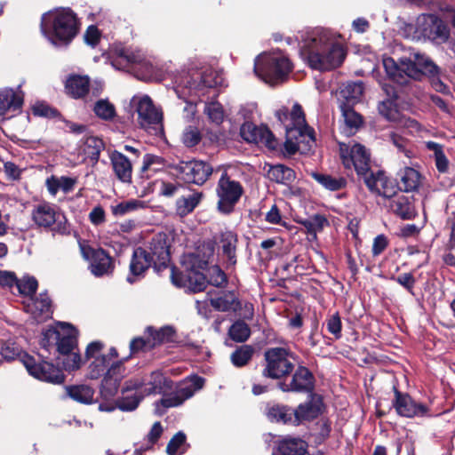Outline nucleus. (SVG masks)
Listing matches in <instances>:
<instances>
[{"instance_id":"obj_9","label":"nucleus","mask_w":455,"mask_h":455,"mask_svg":"<svg viewBox=\"0 0 455 455\" xmlns=\"http://www.w3.org/2000/svg\"><path fill=\"white\" fill-rule=\"evenodd\" d=\"M339 155L346 169H355L357 174L370 170L371 154L363 145L355 141L339 143Z\"/></svg>"},{"instance_id":"obj_30","label":"nucleus","mask_w":455,"mask_h":455,"mask_svg":"<svg viewBox=\"0 0 455 455\" xmlns=\"http://www.w3.org/2000/svg\"><path fill=\"white\" fill-rule=\"evenodd\" d=\"M109 159L116 178L124 183H130L132 181V164L128 157L115 150L111 152Z\"/></svg>"},{"instance_id":"obj_46","label":"nucleus","mask_w":455,"mask_h":455,"mask_svg":"<svg viewBox=\"0 0 455 455\" xmlns=\"http://www.w3.org/2000/svg\"><path fill=\"white\" fill-rule=\"evenodd\" d=\"M75 184V179L64 176L60 178L52 176L46 180V188L52 196H55L60 190L68 193L73 190Z\"/></svg>"},{"instance_id":"obj_8","label":"nucleus","mask_w":455,"mask_h":455,"mask_svg":"<svg viewBox=\"0 0 455 455\" xmlns=\"http://www.w3.org/2000/svg\"><path fill=\"white\" fill-rule=\"evenodd\" d=\"M411 32L413 40L428 39L436 44H443L449 38V28L443 21L434 14H421L414 23L406 27Z\"/></svg>"},{"instance_id":"obj_54","label":"nucleus","mask_w":455,"mask_h":455,"mask_svg":"<svg viewBox=\"0 0 455 455\" xmlns=\"http://www.w3.org/2000/svg\"><path fill=\"white\" fill-rule=\"evenodd\" d=\"M229 337L236 342L245 341L251 335V330L243 321H236L228 331Z\"/></svg>"},{"instance_id":"obj_61","label":"nucleus","mask_w":455,"mask_h":455,"mask_svg":"<svg viewBox=\"0 0 455 455\" xmlns=\"http://www.w3.org/2000/svg\"><path fill=\"white\" fill-rule=\"evenodd\" d=\"M208 272V283L220 287L227 283V276L225 273L218 267L212 266L207 269Z\"/></svg>"},{"instance_id":"obj_39","label":"nucleus","mask_w":455,"mask_h":455,"mask_svg":"<svg viewBox=\"0 0 455 455\" xmlns=\"http://www.w3.org/2000/svg\"><path fill=\"white\" fill-rule=\"evenodd\" d=\"M237 243L236 235L230 230L221 231L218 239L219 248L226 256L230 264L235 263V250Z\"/></svg>"},{"instance_id":"obj_10","label":"nucleus","mask_w":455,"mask_h":455,"mask_svg":"<svg viewBox=\"0 0 455 455\" xmlns=\"http://www.w3.org/2000/svg\"><path fill=\"white\" fill-rule=\"evenodd\" d=\"M131 107L138 115L137 122L140 127L147 130L161 124L162 111L155 106L148 95L133 96L131 100Z\"/></svg>"},{"instance_id":"obj_36","label":"nucleus","mask_w":455,"mask_h":455,"mask_svg":"<svg viewBox=\"0 0 455 455\" xmlns=\"http://www.w3.org/2000/svg\"><path fill=\"white\" fill-rule=\"evenodd\" d=\"M363 93L362 82H347L340 87L339 100L340 104L353 106L357 103Z\"/></svg>"},{"instance_id":"obj_40","label":"nucleus","mask_w":455,"mask_h":455,"mask_svg":"<svg viewBox=\"0 0 455 455\" xmlns=\"http://www.w3.org/2000/svg\"><path fill=\"white\" fill-rule=\"evenodd\" d=\"M267 177L276 183L289 185L296 178L294 171L283 164L267 165Z\"/></svg>"},{"instance_id":"obj_53","label":"nucleus","mask_w":455,"mask_h":455,"mask_svg":"<svg viewBox=\"0 0 455 455\" xmlns=\"http://www.w3.org/2000/svg\"><path fill=\"white\" fill-rule=\"evenodd\" d=\"M253 352L251 346L243 345L231 354V362L236 367H243L251 361Z\"/></svg>"},{"instance_id":"obj_19","label":"nucleus","mask_w":455,"mask_h":455,"mask_svg":"<svg viewBox=\"0 0 455 455\" xmlns=\"http://www.w3.org/2000/svg\"><path fill=\"white\" fill-rule=\"evenodd\" d=\"M240 133L243 139L250 143L265 146L269 149H275L277 147L275 136L267 126H257L246 122L241 126Z\"/></svg>"},{"instance_id":"obj_17","label":"nucleus","mask_w":455,"mask_h":455,"mask_svg":"<svg viewBox=\"0 0 455 455\" xmlns=\"http://www.w3.org/2000/svg\"><path fill=\"white\" fill-rule=\"evenodd\" d=\"M83 257L90 261L89 268L94 276L108 275L114 269L112 259L102 249H93L80 243Z\"/></svg>"},{"instance_id":"obj_16","label":"nucleus","mask_w":455,"mask_h":455,"mask_svg":"<svg viewBox=\"0 0 455 455\" xmlns=\"http://www.w3.org/2000/svg\"><path fill=\"white\" fill-rule=\"evenodd\" d=\"M22 362L28 372L34 378L52 384H60L64 381L61 371L48 362L36 363L28 355L22 356Z\"/></svg>"},{"instance_id":"obj_62","label":"nucleus","mask_w":455,"mask_h":455,"mask_svg":"<svg viewBox=\"0 0 455 455\" xmlns=\"http://www.w3.org/2000/svg\"><path fill=\"white\" fill-rule=\"evenodd\" d=\"M427 147L435 151L437 170L441 172H445L448 169V159L441 150L440 146L435 142H428Z\"/></svg>"},{"instance_id":"obj_2","label":"nucleus","mask_w":455,"mask_h":455,"mask_svg":"<svg viewBox=\"0 0 455 455\" xmlns=\"http://www.w3.org/2000/svg\"><path fill=\"white\" fill-rule=\"evenodd\" d=\"M77 331L70 324L59 323L42 333L40 345L46 351H57L63 358L61 363L66 371H71L80 368L81 355L74 352L76 346Z\"/></svg>"},{"instance_id":"obj_33","label":"nucleus","mask_w":455,"mask_h":455,"mask_svg":"<svg viewBox=\"0 0 455 455\" xmlns=\"http://www.w3.org/2000/svg\"><path fill=\"white\" fill-rule=\"evenodd\" d=\"M150 258L153 259V265L158 271L166 267L170 261V251L166 240L163 237L153 239L150 246Z\"/></svg>"},{"instance_id":"obj_27","label":"nucleus","mask_w":455,"mask_h":455,"mask_svg":"<svg viewBox=\"0 0 455 455\" xmlns=\"http://www.w3.org/2000/svg\"><path fill=\"white\" fill-rule=\"evenodd\" d=\"M323 401L318 395H311L310 399L293 410V425L316 418L322 411Z\"/></svg>"},{"instance_id":"obj_7","label":"nucleus","mask_w":455,"mask_h":455,"mask_svg":"<svg viewBox=\"0 0 455 455\" xmlns=\"http://www.w3.org/2000/svg\"><path fill=\"white\" fill-rule=\"evenodd\" d=\"M290 60L281 52H264L259 54L254 63V72L267 84H275L291 71Z\"/></svg>"},{"instance_id":"obj_23","label":"nucleus","mask_w":455,"mask_h":455,"mask_svg":"<svg viewBox=\"0 0 455 455\" xmlns=\"http://www.w3.org/2000/svg\"><path fill=\"white\" fill-rule=\"evenodd\" d=\"M26 312L28 313L36 322H44L51 316V299L47 293H40L36 298H29L23 302Z\"/></svg>"},{"instance_id":"obj_59","label":"nucleus","mask_w":455,"mask_h":455,"mask_svg":"<svg viewBox=\"0 0 455 455\" xmlns=\"http://www.w3.org/2000/svg\"><path fill=\"white\" fill-rule=\"evenodd\" d=\"M374 193L390 198L395 194V186L393 181L384 174V176L380 177V180H379L378 189H375Z\"/></svg>"},{"instance_id":"obj_60","label":"nucleus","mask_w":455,"mask_h":455,"mask_svg":"<svg viewBox=\"0 0 455 455\" xmlns=\"http://www.w3.org/2000/svg\"><path fill=\"white\" fill-rule=\"evenodd\" d=\"M201 139L202 137L199 130L194 126L187 127L182 133V142L188 148L197 145Z\"/></svg>"},{"instance_id":"obj_41","label":"nucleus","mask_w":455,"mask_h":455,"mask_svg":"<svg viewBox=\"0 0 455 455\" xmlns=\"http://www.w3.org/2000/svg\"><path fill=\"white\" fill-rule=\"evenodd\" d=\"M203 198V193L201 192H189L177 199L176 201V212L180 217L187 216L194 211V209L199 204Z\"/></svg>"},{"instance_id":"obj_26","label":"nucleus","mask_w":455,"mask_h":455,"mask_svg":"<svg viewBox=\"0 0 455 455\" xmlns=\"http://www.w3.org/2000/svg\"><path fill=\"white\" fill-rule=\"evenodd\" d=\"M104 148L103 141L95 136H86L81 140L77 150V161L84 163L90 159L96 164L100 158L101 150Z\"/></svg>"},{"instance_id":"obj_24","label":"nucleus","mask_w":455,"mask_h":455,"mask_svg":"<svg viewBox=\"0 0 455 455\" xmlns=\"http://www.w3.org/2000/svg\"><path fill=\"white\" fill-rule=\"evenodd\" d=\"M283 392H311L314 388V377L306 367H299L290 383H279Z\"/></svg>"},{"instance_id":"obj_20","label":"nucleus","mask_w":455,"mask_h":455,"mask_svg":"<svg viewBox=\"0 0 455 455\" xmlns=\"http://www.w3.org/2000/svg\"><path fill=\"white\" fill-rule=\"evenodd\" d=\"M395 395L394 407L400 416L406 418L428 416L429 409L425 404L416 402L409 395L396 389H395Z\"/></svg>"},{"instance_id":"obj_28","label":"nucleus","mask_w":455,"mask_h":455,"mask_svg":"<svg viewBox=\"0 0 455 455\" xmlns=\"http://www.w3.org/2000/svg\"><path fill=\"white\" fill-rule=\"evenodd\" d=\"M213 256L212 247H203L195 253H188L183 257L182 265L186 272L204 271L207 269L210 259Z\"/></svg>"},{"instance_id":"obj_37","label":"nucleus","mask_w":455,"mask_h":455,"mask_svg":"<svg viewBox=\"0 0 455 455\" xmlns=\"http://www.w3.org/2000/svg\"><path fill=\"white\" fill-rule=\"evenodd\" d=\"M390 198L389 208L394 213L403 220H411L414 217V208L407 196L395 194Z\"/></svg>"},{"instance_id":"obj_3","label":"nucleus","mask_w":455,"mask_h":455,"mask_svg":"<svg viewBox=\"0 0 455 455\" xmlns=\"http://www.w3.org/2000/svg\"><path fill=\"white\" fill-rule=\"evenodd\" d=\"M223 81L222 75L211 68L194 70L177 78L175 92L188 103L185 109L194 113V98L201 99L211 90L222 85Z\"/></svg>"},{"instance_id":"obj_64","label":"nucleus","mask_w":455,"mask_h":455,"mask_svg":"<svg viewBox=\"0 0 455 455\" xmlns=\"http://www.w3.org/2000/svg\"><path fill=\"white\" fill-rule=\"evenodd\" d=\"M0 355L7 361L15 359L20 355V348L11 341L2 342Z\"/></svg>"},{"instance_id":"obj_45","label":"nucleus","mask_w":455,"mask_h":455,"mask_svg":"<svg viewBox=\"0 0 455 455\" xmlns=\"http://www.w3.org/2000/svg\"><path fill=\"white\" fill-rule=\"evenodd\" d=\"M266 415L273 422L293 424V410L284 405L275 404L268 406Z\"/></svg>"},{"instance_id":"obj_6","label":"nucleus","mask_w":455,"mask_h":455,"mask_svg":"<svg viewBox=\"0 0 455 455\" xmlns=\"http://www.w3.org/2000/svg\"><path fill=\"white\" fill-rule=\"evenodd\" d=\"M382 62L387 76L400 84H405L408 77L419 79L422 73L433 74L436 71V65L419 52H414L409 59H401L399 64L391 57H384Z\"/></svg>"},{"instance_id":"obj_42","label":"nucleus","mask_w":455,"mask_h":455,"mask_svg":"<svg viewBox=\"0 0 455 455\" xmlns=\"http://www.w3.org/2000/svg\"><path fill=\"white\" fill-rule=\"evenodd\" d=\"M66 92L75 99L84 97L89 90V78L84 76H70L66 82Z\"/></svg>"},{"instance_id":"obj_52","label":"nucleus","mask_w":455,"mask_h":455,"mask_svg":"<svg viewBox=\"0 0 455 455\" xmlns=\"http://www.w3.org/2000/svg\"><path fill=\"white\" fill-rule=\"evenodd\" d=\"M146 207V203L138 199H132L123 201L112 207V212L116 216H123L127 213L143 209Z\"/></svg>"},{"instance_id":"obj_31","label":"nucleus","mask_w":455,"mask_h":455,"mask_svg":"<svg viewBox=\"0 0 455 455\" xmlns=\"http://www.w3.org/2000/svg\"><path fill=\"white\" fill-rule=\"evenodd\" d=\"M153 259L150 258V253L143 248H137L134 250L132 259L130 264V270L132 275L127 276V281L131 283L136 281L135 276L142 275L152 263Z\"/></svg>"},{"instance_id":"obj_50","label":"nucleus","mask_w":455,"mask_h":455,"mask_svg":"<svg viewBox=\"0 0 455 455\" xmlns=\"http://www.w3.org/2000/svg\"><path fill=\"white\" fill-rule=\"evenodd\" d=\"M313 178L323 188L331 191L342 189L347 185V180L343 177H335L322 173H313Z\"/></svg>"},{"instance_id":"obj_11","label":"nucleus","mask_w":455,"mask_h":455,"mask_svg":"<svg viewBox=\"0 0 455 455\" xmlns=\"http://www.w3.org/2000/svg\"><path fill=\"white\" fill-rule=\"evenodd\" d=\"M218 209L222 213H230L241 198L243 189L240 182L222 174L217 186Z\"/></svg>"},{"instance_id":"obj_22","label":"nucleus","mask_w":455,"mask_h":455,"mask_svg":"<svg viewBox=\"0 0 455 455\" xmlns=\"http://www.w3.org/2000/svg\"><path fill=\"white\" fill-rule=\"evenodd\" d=\"M126 375V369L122 362L113 363L108 369L102 382L100 393L105 398L114 396L118 387H120L121 380Z\"/></svg>"},{"instance_id":"obj_18","label":"nucleus","mask_w":455,"mask_h":455,"mask_svg":"<svg viewBox=\"0 0 455 455\" xmlns=\"http://www.w3.org/2000/svg\"><path fill=\"white\" fill-rule=\"evenodd\" d=\"M180 179L188 183L203 185L212 172V167L203 161L180 162L176 166Z\"/></svg>"},{"instance_id":"obj_48","label":"nucleus","mask_w":455,"mask_h":455,"mask_svg":"<svg viewBox=\"0 0 455 455\" xmlns=\"http://www.w3.org/2000/svg\"><path fill=\"white\" fill-rule=\"evenodd\" d=\"M305 227L308 235L311 236L310 240L316 239L317 233L321 232L325 226L329 224L327 219L320 214H315L306 220L299 221Z\"/></svg>"},{"instance_id":"obj_15","label":"nucleus","mask_w":455,"mask_h":455,"mask_svg":"<svg viewBox=\"0 0 455 455\" xmlns=\"http://www.w3.org/2000/svg\"><path fill=\"white\" fill-rule=\"evenodd\" d=\"M32 219L38 227L50 228L54 225V231L61 234L67 232L64 215L51 204L42 203L36 205L32 212Z\"/></svg>"},{"instance_id":"obj_43","label":"nucleus","mask_w":455,"mask_h":455,"mask_svg":"<svg viewBox=\"0 0 455 455\" xmlns=\"http://www.w3.org/2000/svg\"><path fill=\"white\" fill-rule=\"evenodd\" d=\"M65 390L68 397L78 403L90 404L94 402V389L88 385L68 386Z\"/></svg>"},{"instance_id":"obj_56","label":"nucleus","mask_w":455,"mask_h":455,"mask_svg":"<svg viewBox=\"0 0 455 455\" xmlns=\"http://www.w3.org/2000/svg\"><path fill=\"white\" fill-rule=\"evenodd\" d=\"M204 113L209 120L215 124H220L224 120V110L222 106L217 101H212L205 104Z\"/></svg>"},{"instance_id":"obj_63","label":"nucleus","mask_w":455,"mask_h":455,"mask_svg":"<svg viewBox=\"0 0 455 455\" xmlns=\"http://www.w3.org/2000/svg\"><path fill=\"white\" fill-rule=\"evenodd\" d=\"M387 141L391 142L399 151L403 152L408 158L412 157V152L407 148L408 142L402 136L395 132H390L387 135Z\"/></svg>"},{"instance_id":"obj_58","label":"nucleus","mask_w":455,"mask_h":455,"mask_svg":"<svg viewBox=\"0 0 455 455\" xmlns=\"http://www.w3.org/2000/svg\"><path fill=\"white\" fill-rule=\"evenodd\" d=\"M148 331L150 336H152V345L154 346H156L157 343L171 340L174 334L173 329L170 326L163 327L159 331H154L149 327Z\"/></svg>"},{"instance_id":"obj_25","label":"nucleus","mask_w":455,"mask_h":455,"mask_svg":"<svg viewBox=\"0 0 455 455\" xmlns=\"http://www.w3.org/2000/svg\"><path fill=\"white\" fill-rule=\"evenodd\" d=\"M112 65L117 69H124L129 65L139 64L143 60L140 51H133L122 44H115L111 49Z\"/></svg>"},{"instance_id":"obj_55","label":"nucleus","mask_w":455,"mask_h":455,"mask_svg":"<svg viewBox=\"0 0 455 455\" xmlns=\"http://www.w3.org/2000/svg\"><path fill=\"white\" fill-rule=\"evenodd\" d=\"M186 451V435L183 432H178L170 440L166 447L168 455H180Z\"/></svg>"},{"instance_id":"obj_4","label":"nucleus","mask_w":455,"mask_h":455,"mask_svg":"<svg viewBox=\"0 0 455 455\" xmlns=\"http://www.w3.org/2000/svg\"><path fill=\"white\" fill-rule=\"evenodd\" d=\"M79 23L76 15L68 8H59L43 14L41 31L53 45L66 46L77 35Z\"/></svg>"},{"instance_id":"obj_14","label":"nucleus","mask_w":455,"mask_h":455,"mask_svg":"<svg viewBox=\"0 0 455 455\" xmlns=\"http://www.w3.org/2000/svg\"><path fill=\"white\" fill-rule=\"evenodd\" d=\"M267 365L263 371L264 376L279 379L289 374L293 364L289 359V353L283 347H273L266 351Z\"/></svg>"},{"instance_id":"obj_49","label":"nucleus","mask_w":455,"mask_h":455,"mask_svg":"<svg viewBox=\"0 0 455 455\" xmlns=\"http://www.w3.org/2000/svg\"><path fill=\"white\" fill-rule=\"evenodd\" d=\"M38 283L34 276L26 275L20 279H17L14 290L18 291L20 295L26 298L28 300L29 298H33V295L37 290Z\"/></svg>"},{"instance_id":"obj_47","label":"nucleus","mask_w":455,"mask_h":455,"mask_svg":"<svg viewBox=\"0 0 455 455\" xmlns=\"http://www.w3.org/2000/svg\"><path fill=\"white\" fill-rule=\"evenodd\" d=\"M211 305L218 311L226 312L228 310H235L239 302L234 292H223L220 297L211 299Z\"/></svg>"},{"instance_id":"obj_51","label":"nucleus","mask_w":455,"mask_h":455,"mask_svg":"<svg viewBox=\"0 0 455 455\" xmlns=\"http://www.w3.org/2000/svg\"><path fill=\"white\" fill-rule=\"evenodd\" d=\"M93 112L97 117L104 121H112L116 116V108L108 100H99L95 102Z\"/></svg>"},{"instance_id":"obj_5","label":"nucleus","mask_w":455,"mask_h":455,"mask_svg":"<svg viewBox=\"0 0 455 455\" xmlns=\"http://www.w3.org/2000/svg\"><path fill=\"white\" fill-rule=\"evenodd\" d=\"M275 116L285 129L284 149L289 155L300 150L301 144L310 148L315 143L314 131L306 124L304 113L299 104H294L291 112L287 108L276 111Z\"/></svg>"},{"instance_id":"obj_44","label":"nucleus","mask_w":455,"mask_h":455,"mask_svg":"<svg viewBox=\"0 0 455 455\" xmlns=\"http://www.w3.org/2000/svg\"><path fill=\"white\" fill-rule=\"evenodd\" d=\"M117 356V352L115 348H111L109 354L103 356H96L89 365V377L92 379H99L105 371L107 367L110 364V361Z\"/></svg>"},{"instance_id":"obj_13","label":"nucleus","mask_w":455,"mask_h":455,"mask_svg":"<svg viewBox=\"0 0 455 455\" xmlns=\"http://www.w3.org/2000/svg\"><path fill=\"white\" fill-rule=\"evenodd\" d=\"M204 379L199 376H191L178 384L174 392L164 395L160 403L165 408L176 407L189 399L194 394L202 389Z\"/></svg>"},{"instance_id":"obj_38","label":"nucleus","mask_w":455,"mask_h":455,"mask_svg":"<svg viewBox=\"0 0 455 455\" xmlns=\"http://www.w3.org/2000/svg\"><path fill=\"white\" fill-rule=\"evenodd\" d=\"M400 188L405 192L416 191L421 184V175L413 167H404L398 172Z\"/></svg>"},{"instance_id":"obj_34","label":"nucleus","mask_w":455,"mask_h":455,"mask_svg":"<svg viewBox=\"0 0 455 455\" xmlns=\"http://www.w3.org/2000/svg\"><path fill=\"white\" fill-rule=\"evenodd\" d=\"M273 455H308L307 443L299 438H283L273 451Z\"/></svg>"},{"instance_id":"obj_21","label":"nucleus","mask_w":455,"mask_h":455,"mask_svg":"<svg viewBox=\"0 0 455 455\" xmlns=\"http://www.w3.org/2000/svg\"><path fill=\"white\" fill-rule=\"evenodd\" d=\"M171 279L172 283L180 288H187L193 292L202 291L205 289L208 280L203 271L179 273L172 269Z\"/></svg>"},{"instance_id":"obj_32","label":"nucleus","mask_w":455,"mask_h":455,"mask_svg":"<svg viewBox=\"0 0 455 455\" xmlns=\"http://www.w3.org/2000/svg\"><path fill=\"white\" fill-rule=\"evenodd\" d=\"M145 385L142 390L148 395L151 394H164L172 389V381L166 378L161 371H156L151 372L148 378L141 377Z\"/></svg>"},{"instance_id":"obj_57","label":"nucleus","mask_w":455,"mask_h":455,"mask_svg":"<svg viewBox=\"0 0 455 455\" xmlns=\"http://www.w3.org/2000/svg\"><path fill=\"white\" fill-rule=\"evenodd\" d=\"M351 107L346 104H339L346 125L350 129L358 128L362 124V117Z\"/></svg>"},{"instance_id":"obj_12","label":"nucleus","mask_w":455,"mask_h":455,"mask_svg":"<svg viewBox=\"0 0 455 455\" xmlns=\"http://www.w3.org/2000/svg\"><path fill=\"white\" fill-rule=\"evenodd\" d=\"M145 385L140 376H135L126 379L121 388L122 395L116 400V407L123 411L136 410L140 402L147 396L142 390Z\"/></svg>"},{"instance_id":"obj_1","label":"nucleus","mask_w":455,"mask_h":455,"mask_svg":"<svg viewBox=\"0 0 455 455\" xmlns=\"http://www.w3.org/2000/svg\"><path fill=\"white\" fill-rule=\"evenodd\" d=\"M300 53L310 68L320 71L338 68L346 57L340 35L323 28L307 33Z\"/></svg>"},{"instance_id":"obj_29","label":"nucleus","mask_w":455,"mask_h":455,"mask_svg":"<svg viewBox=\"0 0 455 455\" xmlns=\"http://www.w3.org/2000/svg\"><path fill=\"white\" fill-rule=\"evenodd\" d=\"M379 112L386 119L399 123L401 125L405 126L408 129L418 130L419 124L415 120L403 117L398 111L395 104L391 100L382 101L379 105Z\"/></svg>"},{"instance_id":"obj_35","label":"nucleus","mask_w":455,"mask_h":455,"mask_svg":"<svg viewBox=\"0 0 455 455\" xmlns=\"http://www.w3.org/2000/svg\"><path fill=\"white\" fill-rule=\"evenodd\" d=\"M22 98L19 92L10 88L0 89V116L20 108Z\"/></svg>"}]
</instances>
